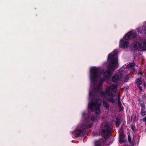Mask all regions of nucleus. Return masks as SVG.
Wrapping results in <instances>:
<instances>
[{
	"label": "nucleus",
	"instance_id": "nucleus-14",
	"mask_svg": "<svg viewBox=\"0 0 146 146\" xmlns=\"http://www.w3.org/2000/svg\"><path fill=\"white\" fill-rule=\"evenodd\" d=\"M128 141L130 143L131 142V140L130 138V136L129 135L128 136Z\"/></svg>",
	"mask_w": 146,
	"mask_h": 146
},
{
	"label": "nucleus",
	"instance_id": "nucleus-24",
	"mask_svg": "<svg viewBox=\"0 0 146 146\" xmlns=\"http://www.w3.org/2000/svg\"><path fill=\"white\" fill-rule=\"evenodd\" d=\"M124 146H127V145H124Z\"/></svg>",
	"mask_w": 146,
	"mask_h": 146
},
{
	"label": "nucleus",
	"instance_id": "nucleus-19",
	"mask_svg": "<svg viewBox=\"0 0 146 146\" xmlns=\"http://www.w3.org/2000/svg\"><path fill=\"white\" fill-rule=\"evenodd\" d=\"M141 106L142 108V109H144L145 108V106L143 104L141 105Z\"/></svg>",
	"mask_w": 146,
	"mask_h": 146
},
{
	"label": "nucleus",
	"instance_id": "nucleus-15",
	"mask_svg": "<svg viewBox=\"0 0 146 146\" xmlns=\"http://www.w3.org/2000/svg\"><path fill=\"white\" fill-rule=\"evenodd\" d=\"M135 71V70L134 68H132L131 70V72H134Z\"/></svg>",
	"mask_w": 146,
	"mask_h": 146
},
{
	"label": "nucleus",
	"instance_id": "nucleus-3",
	"mask_svg": "<svg viewBox=\"0 0 146 146\" xmlns=\"http://www.w3.org/2000/svg\"><path fill=\"white\" fill-rule=\"evenodd\" d=\"M131 50L141 51H146V38H137V40L133 42L130 45Z\"/></svg>",
	"mask_w": 146,
	"mask_h": 146
},
{
	"label": "nucleus",
	"instance_id": "nucleus-9",
	"mask_svg": "<svg viewBox=\"0 0 146 146\" xmlns=\"http://www.w3.org/2000/svg\"><path fill=\"white\" fill-rule=\"evenodd\" d=\"M115 124H116V127H118L120 124V119L119 118H117L115 121Z\"/></svg>",
	"mask_w": 146,
	"mask_h": 146
},
{
	"label": "nucleus",
	"instance_id": "nucleus-11",
	"mask_svg": "<svg viewBox=\"0 0 146 146\" xmlns=\"http://www.w3.org/2000/svg\"><path fill=\"white\" fill-rule=\"evenodd\" d=\"M100 143L99 141H95V146H100Z\"/></svg>",
	"mask_w": 146,
	"mask_h": 146
},
{
	"label": "nucleus",
	"instance_id": "nucleus-10",
	"mask_svg": "<svg viewBox=\"0 0 146 146\" xmlns=\"http://www.w3.org/2000/svg\"><path fill=\"white\" fill-rule=\"evenodd\" d=\"M118 106L119 107L121 108V104L120 100V97L119 95L118 96Z\"/></svg>",
	"mask_w": 146,
	"mask_h": 146
},
{
	"label": "nucleus",
	"instance_id": "nucleus-4",
	"mask_svg": "<svg viewBox=\"0 0 146 146\" xmlns=\"http://www.w3.org/2000/svg\"><path fill=\"white\" fill-rule=\"evenodd\" d=\"M137 35V33L136 31L133 30L130 31L120 40V46L124 48H127L128 46L129 40L135 37Z\"/></svg>",
	"mask_w": 146,
	"mask_h": 146
},
{
	"label": "nucleus",
	"instance_id": "nucleus-5",
	"mask_svg": "<svg viewBox=\"0 0 146 146\" xmlns=\"http://www.w3.org/2000/svg\"><path fill=\"white\" fill-rule=\"evenodd\" d=\"M135 64L134 63H130L127 65H125L123 66L121 69L119 70L118 75L115 74L112 77V80L113 82H117L120 80L123 76L128 71L127 68H129L134 66Z\"/></svg>",
	"mask_w": 146,
	"mask_h": 146
},
{
	"label": "nucleus",
	"instance_id": "nucleus-7",
	"mask_svg": "<svg viewBox=\"0 0 146 146\" xmlns=\"http://www.w3.org/2000/svg\"><path fill=\"white\" fill-rule=\"evenodd\" d=\"M137 31L140 33H143L146 35V23H143L142 30L140 28H138L137 29Z\"/></svg>",
	"mask_w": 146,
	"mask_h": 146
},
{
	"label": "nucleus",
	"instance_id": "nucleus-23",
	"mask_svg": "<svg viewBox=\"0 0 146 146\" xmlns=\"http://www.w3.org/2000/svg\"><path fill=\"white\" fill-rule=\"evenodd\" d=\"M144 23H146V21Z\"/></svg>",
	"mask_w": 146,
	"mask_h": 146
},
{
	"label": "nucleus",
	"instance_id": "nucleus-17",
	"mask_svg": "<svg viewBox=\"0 0 146 146\" xmlns=\"http://www.w3.org/2000/svg\"><path fill=\"white\" fill-rule=\"evenodd\" d=\"M126 78L127 80H125V82H127V80L129 79V77L127 76H126Z\"/></svg>",
	"mask_w": 146,
	"mask_h": 146
},
{
	"label": "nucleus",
	"instance_id": "nucleus-25",
	"mask_svg": "<svg viewBox=\"0 0 146 146\" xmlns=\"http://www.w3.org/2000/svg\"><path fill=\"white\" fill-rule=\"evenodd\" d=\"M145 75L146 76V73L145 74Z\"/></svg>",
	"mask_w": 146,
	"mask_h": 146
},
{
	"label": "nucleus",
	"instance_id": "nucleus-20",
	"mask_svg": "<svg viewBox=\"0 0 146 146\" xmlns=\"http://www.w3.org/2000/svg\"><path fill=\"white\" fill-rule=\"evenodd\" d=\"M145 96L144 95H143L142 97V99L144 100L145 99Z\"/></svg>",
	"mask_w": 146,
	"mask_h": 146
},
{
	"label": "nucleus",
	"instance_id": "nucleus-8",
	"mask_svg": "<svg viewBox=\"0 0 146 146\" xmlns=\"http://www.w3.org/2000/svg\"><path fill=\"white\" fill-rule=\"evenodd\" d=\"M120 129L119 131L120 133L119 135V143H121L124 141V139L123 138V133L122 132H120Z\"/></svg>",
	"mask_w": 146,
	"mask_h": 146
},
{
	"label": "nucleus",
	"instance_id": "nucleus-12",
	"mask_svg": "<svg viewBox=\"0 0 146 146\" xmlns=\"http://www.w3.org/2000/svg\"><path fill=\"white\" fill-rule=\"evenodd\" d=\"M137 84L139 85H141L142 83L141 80V79H138L137 81Z\"/></svg>",
	"mask_w": 146,
	"mask_h": 146
},
{
	"label": "nucleus",
	"instance_id": "nucleus-16",
	"mask_svg": "<svg viewBox=\"0 0 146 146\" xmlns=\"http://www.w3.org/2000/svg\"><path fill=\"white\" fill-rule=\"evenodd\" d=\"M135 127L133 125L131 126V129L133 130V131H134Z\"/></svg>",
	"mask_w": 146,
	"mask_h": 146
},
{
	"label": "nucleus",
	"instance_id": "nucleus-6",
	"mask_svg": "<svg viewBox=\"0 0 146 146\" xmlns=\"http://www.w3.org/2000/svg\"><path fill=\"white\" fill-rule=\"evenodd\" d=\"M112 129L111 124L109 122L102 123L100 128L102 136L105 138H108Z\"/></svg>",
	"mask_w": 146,
	"mask_h": 146
},
{
	"label": "nucleus",
	"instance_id": "nucleus-13",
	"mask_svg": "<svg viewBox=\"0 0 146 146\" xmlns=\"http://www.w3.org/2000/svg\"><path fill=\"white\" fill-rule=\"evenodd\" d=\"M141 113L142 116H144L146 114V112L144 109H142L141 110Z\"/></svg>",
	"mask_w": 146,
	"mask_h": 146
},
{
	"label": "nucleus",
	"instance_id": "nucleus-1",
	"mask_svg": "<svg viewBox=\"0 0 146 146\" xmlns=\"http://www.w3.org/2000/svg\"><path fill=\"white\" fill-rule=\"evenodd\" d=\"M117 57V50H116L109 54L108 57L109 65L107 70H104L102 73L101 72L100 67L94 66L91 68L90 79L91 86L93 89L90 91L88 108L91 111H95L96 114L99 115L100 113V107L101 100L99 99H97L95 100V96L96 95H101L104 97L103 106L107 109L108 108V102H115V100L113 97L115 96L114 94L116 93L117 85L115 84L111 85L110 87H108L106 89L105 92L102 91V86L103 81L108 79L114 69L118 67Z\"/></svg>",
	"mask_w": 146,
	"mask_h": 146
},
{
	"label": "nucleus",
	"instance_id": "nucleus-22",
	"mask_svg": "<svg viewBox=\"0 0 146 146\" xmlns=\"http://www.w3.org/2000/svg\"><path fill=\"white\" fill-rule=\"evenodd\" d=\"M143 85L145 87H146V84L145 82L144 83Z\"/></svg>",
	"mask_w": 146,
	"mask_h": 146
},
{
	"label": "nucleus",
	"instance_id": "nucleus-21",
	"mask_svg": "<svg viewBox=\"0 0 146 146\" xmlns=\"http://www.w3.org/2000/svg\"><path fill=\"white\" fill-rule=\"evenodd\" d=\"M143 121H146V116L143 119Z\"/></svg>",
	"mask_w": 146,
	"mask_h": 146
},
{
	"label": "nucleus",
	"instance_id": "nucleus-2",
	"mask_svg": "<svg viewBox=\"0 0 146 146\" xmlns=\"http://www.w3.org/2000/svg\"><path fill=\"white\" fill-rule=\"evenodd\" d=\"M82 120H84V124L83 125L78 126L74 131V133L76 135V136L78 137L82 135L84 133L85 129L90 127L92 124V121L96 119L94 116H91L90 115H86L85 112L82 113Z\"/></svg>",
	"mask_w": 146,
	"mask_h": 146
},
{
	"label": "nucleus",
	"instance_id": "nucleus-18",
	"mask_svg": "<svg viewBox=\"0 0 146 146\" xmlns=\"http://www.w3.org/2000/svg\"><path fill=\"white\" fill-rule=\"evenodd\" d=\"M138 88L140 90V91L141 90H142V88H141V87L140 86H139Z\"/></svg>",
	"mask_w": 146,
	"mask_h": 146
}]
</instances>
